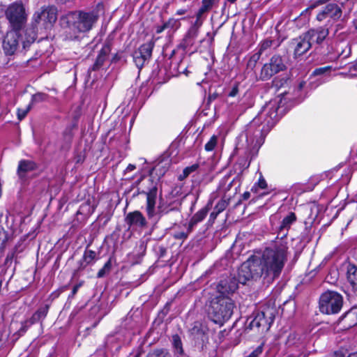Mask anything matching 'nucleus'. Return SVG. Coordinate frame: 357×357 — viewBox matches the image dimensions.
I'll return each instance as SVG.
<instances>
[{
	"mask_svg": "<svg viewBox=\"0 0 357 357\" xmlns=\"http://www.w3.org/2000/svg\"><path fill=\"white\" fill-rule=\"evenodd\" d=\"M47 98V94L43 93H38L33 96V101L41 102V101L46 100Z\"/></svg>",
	"mask_w": 357,
	"mask_h": 357,
	"instance_id": "58836bf2",
	"label": "nucleus"
},
{
	"mask_svg": "<svg viewBox=\"0 0 357 357\" xmlns=\"http://www.w3.org/2000/svg\"><path fill=\"white\" fill-rule=\"evenodd\" d=\"M154 42L150 40L142 45L138 50L133 53V60L136 66L141 69L146 61H149L152 55V51L154 47Z\"/></svg>",
	"mask_w": 357,
	"mask_h": 357,
	"instance_id": "9d476101",
	"label": "nucleus"
},
{
	"mask_svg": "<svg viewBox=\"0 0 357 357\" xmlns=\"http://www.w3.org/2000/svg\"><path fill=\"white\" fill-rule=\"evenodd\" d=\"M311 45L321 44L329 34V29L326 26L310 29L305 32Z\"/></svg>",
	"mask_w": 357,
	"mask_h": 357,
	"instance_id": "ddd939ff",
	"label": "nucleus"
},
{
	"mask_svg": "<svg viewBox=\"0 0 357 357\" xmlns=\"http://www.w3.org/2000/svg\"><path fill=\"white\" fill-rule=\"evenodd\" d=\"M22 32L24 33V39H21L23 48H26L29 46L31 43H33L36 39V33L33 28H28Z\"/></svg>",
	"mask_w": 357,
	"mask_h": 357,
	"instance_id": "412c9836",
	"label": "nucleus"
},
{
	"mask_svg": "<svg viewBox=\"0 0 357 357\" xmlns=\"http://www.w3.org/2000/svg\"><path fill=\"white\" fill-rule=\"evenodd\" d=\"M251 190L255 192L257 191L255 185L252 188Z\"/></svg>",
	"mask_w": 357,
	"mask_h": 357,
	"instance_id": "052dcab7",
	"label": "nucleus"
},
{
	"mask_svg": "<svg viewBox=\"0 0 357 357\" xmlns=\"http://www.w3.org/2000/svg\"><path fill=\"white\" fill-rule=\"evenodd\" d=\"M292 44L294 46V52L295 56L304 54L310 50L312 46L305 33L299 37L294 38L292 41Z\"/></svg>",
	"mask_w": 357,
	"mask_h": 357,
	"instance_id": "4468645a",
	"label": "nucleus"
},
{
	"mask_svg": "<svg viewBox=\"0 0 357 357\" xmlns=\"http://www.w3.org/2000/svg\"><path fill=\"white\" fill-rule=\"evenodd\" d=\"M105 60V56L100 54L96 59V63L93 65V69L97 70L104 63Z\"/></svg>",
	"mask_w": 357,
	"mask_h": 357,
	"instance_id": "4c0bfd02",
	"label": "nucleus"
},
{
	"mask_svg": "<svg viewBox=\"0 0 357 357\" xmlns=\"http://www.w3.org/2000/svg\"><path fill=\"white\" fill-rule=\"evenodd\" d=\"M135 168H136L135 165H132V164H130V165L127 167L126 170H127L128 172H132V171H133L134 169H135Z\"/></svg>",
	"mask_w": 357,
	"mask_h": 357,
	"instance_id": "864d4df0",
	"label": "nucleus"
},
{
	"mask_svg": "<svg viewBox=\"0 0 357 357\" xmlns=\"http://www.w3.org/2000/svg\"><path fill=\"white\" fill-rule=\"evenodd\" d=\"M211 206L208 204L206 206L202 208L198 211L190 219L189 222L190 230L192 229V227L197 223L202 222L206 216Z\"/></svg>",
	"mask_w": 357,
	"mask_h": 357,
	"instance_id": "6ab92c4d",
	"label": "nucleus"
},
{
	"mask_svg": "<svg viewBox=\"0 0 357 357\" xmlns=\"http://www.w3.org/2000/svg\"><path fill=\"white\" fill-rule=\"evenodd\" d=\"M192 230H190V226L188 225V230L187 231H177V232H175L174 234V237L176 239H180V240H184L185 238H187V237L188 236L189 234L191 232Z\"/></svg>",
	"mask_w": 357,
	"mask_h": 357,
	"instance_id": "72a5a7b5",
	"label": "nucleus"
},
{
	"mask_svg": "<svg viewBox=\"0 0 357 357\" xmlns=\"http://www.w3.org/2000/svg\"><path fill=\"white\" fill-rule=\"evenodd\" d=\"M111 266H112L111 261H110V260H109L108 261H107L105 264L104 266L100 270H99V271L97 273V277L98 278L104 277L106 273H109V271L111 269Z\"/></svg>",
	"mask_w": 357,
	"mask_h": 357,
	"instance_id": "2f4dec72",
	"label": "nucleus"
},
{
	"mask_svg": "<svg viewBox=\"0 0 357 357\" xmlns=\"http://www.w3.org/2000/svg\"><path fill=\"white\" fill-rule=\"evenodd\" d=\"M274 41L271 39H265L263 41H261L259 44V52H257V54L261 56L263 52L271 47Z\"/></svg>",
	"mask_w": 357,
	"mask_h": 357,
	"instance_id": "c85d7f7f",
	"label": "nucleus"
},
{
	"mask_svg": "<svg viewBox=\"0 0 357 357\" xmlns=\"http://www.w3.org/2000/svg\"><path fill=\"white\" fill-rule=\"evenodd\" d=\"M172 342L173 346L175 349V351L177 354H183V349L182 346V342L181 337L178 335H174L172 336Z\"/></svg>",
	"mask_w": 357,
	"mask_h": 357,
	"instance_id": "bb28decb",
	"label": "nucleus"
},
{
	"mask_svg": "<svg viewBox=\"0 0 357 357\" xmlns=\"http://www.w3.org/2000/svg\"><path fill=\"white\" fill-rule=\"evenodd\" d=\"M220 0H202V6L196 13V18H200L202 20L206 17V14L210 12L212 8L216 6Z\"/></svg>",
	"mask_w": 357,
	"mask_h": 357,
	"instance_id": "f3484780",
	"label": "nucleus"
},
{
	"mask_svg": "<svg viewBox=\"0 0 357 357\" xmlns=\"http://www.w3.org/2000/svg\"><path fill=\"white\" fill-rule=\"evenodd\" d=\"M237 288L238 284L234 278L220 282L218 286L219 295L211 301L208 309V315L214 323L222 325L231 318L235 308V303L226 294L234 292Z\"/></svg>",
	"mask_w": 357,
	"mask_h": 357,
	"instance_id": "7ed1b4c3",
	"label": "nucleus"
},
{
	"mask_svg": "<svg viewBox=\"0 0 357 357\" xmlns=\"http://www.w3.org/2000/svg\"><path fill=\"white\" fill-rule=\"evenodd\" d=\"M325 9L328 17L335 21L339 20L342 16V9L335 3L327 4L325 6Z\"/></svg>",
	"mask_w": 357,
	"mask_h": 357,
	"instance_id": "aec40b11",
	"label": "nucleus"
},
{
	"mask_svg": "<svg viewBox=\"0 0 357 357\" xmlns=\"http://www.w3.org/2000/svg\"><path fill=\"white\" fill-rule=\"evenodd\" d=\"M250 193L249 192H245L243 195H242V198L243 200H247L250 198Z\"/></svg>",
	"mask_w": 357,
	"mask_h": 357,
	"instance_id": "603ef678",
	"label": "nucleus"
},
{
	"mask_svg": "<svg viewBox=\"0 0 357 357\" xmlns=\"http://www.w3.org/2000/svg\"><path fill=\"white\" fill-rule=\"evenodd\" d=\"M238 86L237 85H235L232 89L231 90V91L229 93V96L230 97H234L236 96V94L238 93Z\"/></svg>",
	"mask_w": 357,
	"mask_h": 357,
	"instance_id": "49530a36",
	"label": "nucleus"
},
{
	"mask_svg": "<svg viewBox=\"0 0 357 357\" xmlns=\"http://www.w3.org/2000/svg\"><path fill=\"white\" fill-rule=\"evenodd\" d=\"M275 314L274 307L263 306L261 309L254 314V317L250 321L247 328L255 330L257 332L267 331L273 324Z\"/></svg>",
	"mask_w": 357,
	"mask_h": 357,
	"instance_id": "39448f33",
	"label": "nucleus"
},
{
	"mask_svg": "<svg viewBox=\"0 0 357 357\" xmlns=\"http://www.w3.org/2000/svg\"><path fill=\"white\" fill-rule=\"evenodd\" d=\"M79 287H80L79 284H77V285L73 287V290H72V293H71L72 296H74L77 294Z\"/></svg>",
	"mask_w": 357,
	"mask_h": 357,
	"instance_id": "8fccbe9b",
	"label": "nucleus"
},
{
	"mask_svg": "<svg viewBox=\"0 0 357 357\" xmlns=\"http://www.w3.org/2000/svg\"><path fill=\"white\" fill-rule=\"evenodd\" d=\"M21 31L13 29L8 31L3 40V49L6 54H14L19 46L20 38L22 37Z\"/></svg>",
	"mask_w": 357,
	"mask_h": 357,
	"instance_id": "f8f14e48",
	"label": "nucleus"
},
{
	"mask_svg": "<svg viewBox=\"0 0 357 357\" xmlns=\"http://www.w3.org/2000/svg\"><path fill=\"white\" fill-rule=\"evenodd\" d=\"M218 138L215 135H213L209 141L205 144V150L206 151H211L214 149L217 144Z\"/></svg>",
	"mask_w": 357,
	"mask_h": 357,
	"instance_id": "7c9ffc66",
	"label": "nucleus"
},
{
	"mask_svg": "<svg viewBox=\"0 0 357 357\" xmlns=\"http://www.w3.org/2000/svg\"><path fill=\"white\" fill-rule=\"evenodd\" d=\"M48 305L40 307L31 317V324H36L43 319H44L48 312Z\"/></svg>",
	"mask_w": 357,
	"mask_h": 357,
	"instance_id": "5701e85b",
	"label": "nucleus"
},
{
	"mask_svg": "<svg viewBox=\"0 0 357 357\" xmlns=\"http://www.w3.org/2000/svg\"><path fill=\"white\" fill-rule=\"evenodd\" d=\"M278 108L277 101H270L248 125L245 135L248 144L254 147L262 144L266 135L279 119Z\"/></svg>",
	"mask_w": 357,
	"mask_h": 357,
	"instance_id": "f03ea898",
	"label": "nucleus"
},
{
	"mask_svg": "<svg viewBox=\"0 0 357 357\" xmlns=\"http://www.w3.org/2000/svg\"><path fill=\"white\" fill-rule=\"evenodd\" d=\"M336 357H344L345 354L342 351H336L335 353Z\"/></svg>",
	"mask_w": 357,
	"mask_h": 357,
	"instance_id": "5fc2aeb1",
	"label": "nucleus"
},
{
	"mask_svg": "<svg viewBox=\"0 0 357 357\" xmlns=\"http://www.w3.org/2000/svg\"><path fill=\"white\" fill-rule=\"evenodd\" d=\"M259 57H260L259 54H258L257 53L255 54L250 59V60H249V61L248 63V66H251V67H254L255 66L256 63L257 62V61L259 60Z\"/></svg>",
	"mask_w": 357,
	"mask_h": 357,
	"instance_id": "ea45409f",
	"label": "nucleus"
},
{
	"mask_svg": "<svg viewBox=\"0 0 357 357\" xmlns=\"http://www.w3.org/2000/svg\"><path fill=\"white\" fill-rule=\"evenodd\" d=\"M146 357H172L166 349H155L149 353Z\"/></svg>",
	"mask_w": 357,
	"mask_h": 357,
	"instance_id": "c756f323",
	"label": "nucleus"
},
{
	"mask_svg": "<svg viewBox=\"0 0 357 357\" xmlns=\"http://www.w3.org/2000/svg\"><path fill=\"white\" fill-rule=\"evenodd\" d=\"M288 258L287 242L282 239L255 252L241 266L238 278L239 282L245 284L250 280L264 279L273 280L282 273Z\"/></svg>",
	"mask_w": 357,
	"mask_h": 357,
	"instance_id": "f257e3e1",
	"label": "nucleus"
},
{
	"mask_svg": "<svg viewBox=\"0 0 357 357\" xmlns=\"http://www.w3.org/2000/svg\"><path fill=\"white\" fill-rule=\"evenodd\" d=\"M102 6L98 4L96 10L89 12L77 10L67 13L64 19L69 28L77 33L90 31L99 18V11Z\"/></svg>",
	"mask_w": 357,
	"mask_h": 357,
	"instance_id": "20e7f679",
	"label": "nucleus"
},
{
	"mask_svg": "<svg viewBox=\"0 0 357 357\" xmlns=\"http://www.w3.org/2000/svg\"><path fill=\"white\" fill-rule=\"evenodd\" d=\"M347 276L349 282L357 289V266L352 264L348 265Z\"/></svg>",
	"mask_w": 357,
	"mask_h": 357,
	"instance_id": "4be33fe9",
	"label": "nucleus"
},
{
	"mask_svg": "<svg viewBox=\"0 0 357 357\" xmlns=\"http://www.w3.org/2000/svg\"><path fill=\"white\" fill-rule=\"evenodd\" d=\"M36 168V164L33 161L22 160L19 162L17 174L21 179H24L27 173L35 170Z\"/></svg>",
	"mask_w": 357,
	"mask_h": 357,
	"instance_id": "a211bd4d",
	"label": "nucleus"
},
{
	"mask_svg": "<svg viewBox=\"0 0 357 357\" xmlns=\"http://www.w3.org/2000/svg\"><path fill=\"white\" fill-rule=\"evenodd\" d=\"M165 29H167V28L166 27V24L165 22L161 26H157L155 31H156L157 33H162Z\"/></svg>",
	"mask_w": 357,
	"mask_h": 357,
	"instance_id": "de8ad7c7",
	"label": "nucleus"
},
{
	"mask_svg": "<svg viewBox=\"0 0 357 357\" xmlns=\"http://www.w3.org/2000/svg\"><path fill=\"white\" fill-rule=\"evenodd\" d=\"M31 108L30 105H28L24 109H17V118L20 121L22 120L28 114Z\"/></svg>",
	"mask_w": 357,
	"mask_h": 357,
	"instance_id": "e433bc0d",
	"label": "nucleus"
},
{
	"mask_svg": "<svg viewBox=\"0 0 357 357\" xmlns=\"http://www.w3.org/2000/svg\"><path fill=\"white\" fill-rule=\"evenodd\" d=\"M204 20L196 18L195 22L189 28L186 33L184 42L187 45H192L194 40L197 37L199 28L202 26Z\"/></svg>",
	"mask_w": 357,
	"mask_h": 357,
	"instance_id": "2eb2a0df",
	"label": "nucleus"
},
{
	"mask_svg": "<svg viewBox=\"0 0 357 357\" xmlns=\"http://www.w3.org/2000/svg\"><path fill=\"white\" fill-rule=\"evenodd\" d=\"M166 27L167 29L172 30L173 31H176L178 30L181 26V24L180 22V20L175 19L173 17L169 18L166 22Z\"/></svg>",
	"mask_w": 357,
	"mask_h": 357,
	"instance_id": "a878e982",
	"label": "nucleus"
},
{
	"mask_svg": "<svg viewBox=\"0 0 357 357\" xmlns=\"http://www.w3.org/2000/svg\"><path fill=\"white\" fill-rule=\"evenodd\" d=\"M191 333L197 337V338L202 337L204 332V331L200 328V326L195 325L191 330Z\"/></svg>",
	"mask_w": 357,
	"mask_h": 357,
	"instance_id": "c9c22d12",
	"label": "nucleus"
},
{
	"mask_svg": "<svg viewBox=\"0 0 357 357\" xmlns=\"http://www.w3.org/2000/svg\"><path fill=\"white\" fill-rule=\"evenodd\" d=\"M8 239L7 234L3 229L0 228V250H2L6 245Z\"/></svg>",
	"mask_w": 357,
	"mask_h": 357,
	"instance_id": "f704fd0d",
	"label": "nucleus"
},
{
	"mask_svg": "<svg viewBox=\"0 0 357 357\" xmlns=\"http://www.w3.org/2000/svg\"><path fill=\"white\" fill-rule=\"evenodd\" d=\"M33 324H31V318L22 322V326L18 331L19 334L23 335L24 333H25L28 328Z\"/></svg>",
	"mask_w": 357,
	"mask_h": 357,
	"instance_id": "473e14b6",
	"label": "nucleus"
},
{
	"mask_svg": "<svg viewBox=\"0 0 357 357\" xmlns=\"http://www.w3.org/2000/svg\"><path fill=\"white\" fill-rule=\"evenodd\" d=\"M296 220V215L294 213H291L286 216L282 221L280 226V230H288L291 225Z\"/></svg>",
	"mask_w": 357,
	"mask_h": 357,
	"instance_id": "393cba45",
	"label": "nucleus"
},
{
	"mask_svg": "<svg viewBox=\"0 0 357 357\" xmlns=\"http://www.w3.org/2000/svg\"><path fill=\"white\" fill-rule=\"evenodd\" d=\"M187 13L186 9H179L176 11V14L178 15H185Z\"/></svg>",
	"mask_w": 357,
	"mask_h": 357,
	"instance_id": "3c124183",
	"label": "nucleus"
},
{
	"mask_svg": "<svg viewBox=\"0 0 357 357\" xmlns=\"http://www.w3.org/2000/svg\"><path fill=\"white\" fill-rule=\"evenodd\" d=\"M61 3H66L67 1H68L69 0H59Z\"/></svg>",
	"mask_w": 357,
	"mask_h": 357,
	"instance_id": "bf43d9fd",
	"label": "nucleus"
},
{
	"mask_svg": "<svg viewBox=\"0 0 357 357\" xmlns=\"http://www.w3.org/2000/svg\"><path fill=\"white\" fill-rule=\"evenodd\" d=\"M355 28L357 29V19L354 22Z\"/></svg>",
	"mask_w": 357,
	"mask_h": 357,
	"instance_id": "13d9d810",
	"label": "nucleus"
},
{
	"mask_svg": "<svg viewBox=\"0 0 357 357\" xmlns=\"http://www.w3.org/2000/svg\"><path fill=\"white\" fill-rule=\"evenodd\" d=\"M126 222L129 227H143L146 225L145 218L142 213L138 211L129 213L126 215Z\"/></svg>",
	"mask_w": 357,
	"mask_h": 357,
	"instance_id": "dca6fc26",
	"label": "nucleus"
},
{
	"mask_svg": "<svg viewBox=\"0 0 357 357\" xmlns=\"http://www.w3.org/2000/svg\"><path fill=\"white\" fill-rule=\"evenodd\" d=\"M286 69V66L280 55H273L268 63L261 68L259 79L266 81L270 79L274 75Z\"/></svg>",
	"mask_w": 357,
	"mask_h": 357,
	"instance_id": "1a4fd4ad",
	"label": "nucleus"
},
{
	"mask_svg": "<svg viewBox=\"0 0 357 357\" xmlns=\"http://www.w3.org/2000/svg\"><path fill=\"white\" fill-rule=\"evenodd\" d=\"M342 295L334 291L323 293L319 298V310L322 313L333 314L338 313L342 307Z\"/></svg>",
	"mask_w": 357,
	"mask_h": 357,
	"instance_id": "423d86ee",
	"label": "nucleus"
},
{
	"mask_svg": "<svg viewBox=\"0 0 357 357\" xmlns=\"http://www.w3.org/2000/svg\"><path fill=\"white\" fill-rule=\"evenodd\" d=\"M329 68H330L329 67H324V68H316L314 70V72H313V75H318L324 74L325 72L328 70Z\"/></svg>",
	"mask_w": 357,
	"mask_h": 357,
	"instance_id": "c03bdc74",
	"label": "nucleus"
},
{
	"mask_svg": "<svg viewBox=\"0 0 357 357\" xmlns=\"http://www.w3.org/2000/svg\"><path fill=\"white\" fill-rule=\"evenodd\" d=\"M227 1L231 2V3H234L236 0H227Z\"/></svg>",
	"mask_w": 357,
	"mask_h": 357,
	"instance_id": "680f3d73",
	"label": "nucleus"
},
{
	"mask_svg": "<svg viewBox=\"0 0 357 357\" xmlns=\"http://www.w3.org/2000/svg\"><path fill=\"white\" fill-rule=\"evenodd\" d=\"M219 213H220L218 211L214 210V211L210 214V220L214 221Z\"/></svg>",
	"mask_w": 357,
	"mask_h": 357,
	"instance_id": "09e8293b",
	"label": "nucleus"
},
{
	"mask_svg": "<svg viewBox=\"0 0 357 357\" xmlns=\"http://www.w3.org/2000/svg\"><path fill=\"white\" fill-rule=\"evenodd\" d=\"M257 185L261 188V189H266V187H267V184H266V182L265 181V179L261 176L258 181V183H257Z\"/></svg>",
	"mask_w": 357,
	"mask_h": 357,
	"instance_id": "a18cd8bd",
	"label": "nucleus"
},
{
	"mask_svg": "<svg viewBox=\"0 0 357 357\" xmlns=\"http://www.w3.org/2000/svg\"><path fill=\"white\" fill-rule=\"evenodd\" d=\"M225 207H226L225 202V201H220L216 204V206L215 207V210L218 211L219 213H220V212H222V211L225 210Z\"/></svg>",
	"mask_w": 357,
	"mask_h": 357,
	"instance_id": "79ce46f5",
	"label": "nucleus"
},
{
	"mask_svg": "<svg viewBox=\"0 0 357 357\" xmlns=\"http://www.w3.org/2000/svg\"><path fill=\"white\" fill-rule=\"evenodd\" d=\"M96 253L93 250H85L83 255V262L81 263L82 268H85L87 265L91 264L96 259Z\"/></svg>",
	"mask_w": 357,
	"mask_h": 357,
	"instance_id": "b1692460",
	"label": "nucleus"
},
{
	"mask_svg": "<svg viewBox=\"0 0 357 357\" xmlns=\"http://www.w3.org/2000/svg\"><path fill=\"white\" fill-rule=\"evenodd\" d=\"M262 353L261 347H258L249 356L246 357H258Z\"/></svg>",
	"mask_w": 357,
	"mask_h": 357,
	"instance_id": "37998d69",
	"label": "nucleus"
},
{
	"mask_svg": "<svg viewBox=\"0 0 357 357\" xmlns=\"http://www.w3.org/2000/svg\"><path fill=\"white\" fill-rule=\"evenodd\" d=\"M56 19V9L54 6L42 7L33 15L34 21L36 23L43 22L45 27L52 25Z\"/></svg>",
	"mask_w": 357,
	"mask_h": 357,
	"instance_id": "9b49d317",
	"label": "nucleus"
},
{
	"mask_svg": "<svg viewBox=\"0 0 357 357\" xmlns=\"http://www.w3.org/2000/svg\"><path fill=\"white\" fill-rule=\"evenodd\" d=\"M327 17H328V15H327V14H326V9H325V8H324L321 11H320V12L317 15L316 19H317V21H319V22H322V21H324V20H326Z\"/></svg>",
	"mask_w": 357,
	"mask_h": 357,
	"instance_id": "a19ab883",
	"label": "nucleus"
},
{
	"mask_svg": "<svg viewBox=\"0 0 357 357\" xmlns=\"http://www.w3.org/2000/svg\"><path fill=\"white\" fill-rule=\"evenodd\" d=\"M160 170V166H155L150 171V178L149 182L151 186L146 191L143 192L146 195V211L147 215L151 218L155 215L156 199L158 196V183L153 181V174Z\"/></svg>",
	"mask_w": 357,
	"mask_h": 357,
	"instance_id": "6e6552de",
	"label": "nucleus"
},
{
	"mask_svg": "<svg viewBox=\"0 0 357 357\" xmlns=\"http://www.w3.org/2000/svg\"><path fill=\"white\" fill-rule=\"evenodd\" d=\"M354 70H357V61H356V63L354 64Z\"/></svg>",
	"mask_w": 357,
	"mask_h": 357,
	"instance_id": "4d7b16f0",
	"label": "nucleus"
},
{
	"mask_svg": "<svg viewBox=\"0 0 357 357\" xmlns=\"http://www.w3.org/2000/svg\"><path fill=\"white\" fill-rule=\"evenodd\" d=\"M199 167V165L198 164H194L191 166H189V167H185L183 171V173L179 175L178 176V179L180 181H183L184 180L185 178H186L192 172L196 171Z\"/></svg>",
	"mask_w": 357,
	"mask_h": 357,
	"instance_id": "cd10ccee",
	"label": "nucleus"
},
{
	"mask_svg": "<svg viewBox=\"0 0 357 357\" xmlns=\"http://www.w3.org/2000/svg\"><path fill=\"white\" fill-rule=\"evenodd\" d=\"M348 357H357V352L350 354Z\"/></svg>",
	"mask_w": 357,
	"mask_h": 357,
	"instance_id": "6e6d98bb",
	"label": "nucleus"
},
{
	"mask_svg": "<svg viewBox=\"0 0 357 357\" xmlns=\"http://www.w3.org/2000/svg\"><path fill=\"white\" fill-rule=\"evenodd\" d=\"M6 16L13 29L21 31L26 22L27 15L21 1L11 3L6 10Z\"/></svg>",
	"mask_w": 357,
	"mask_h": 357,
	"instance_id": "0eeeda50",
	"label": "nucleus"
}]
</instances>
